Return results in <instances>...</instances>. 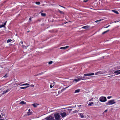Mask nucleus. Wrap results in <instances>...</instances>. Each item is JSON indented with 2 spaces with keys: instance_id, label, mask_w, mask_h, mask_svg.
<instances>
[{
  "instance_id": "nucleus-1",
  "label": "nucleus",
  "mask_w": 120,
  "mask_h": 120,
  "mask_svg": "<svg viewBox=\"0 0 120 120\" xmlns=\"http://www.w3.org/2000/svg\"><path fill=\"white\" fill-rule=\"evenodd\" d=\"M54 116L56 120H61V116L59 113H57L55 114Z\"/></svg>"
},
{
  "instance_id": "nucleus-2",
  "label": "nucleus",
  "mask_w": 120,
  "mask_h": 120,
  "mask_svg": "<svg viewBox=\"0 0 120 120\" xmlns=\"http://www.w3.org/2000/svg\"><path fill=\"white\" fill-rule=\"evenodd\" d=\"M99 101L102 102H104L107 101V99L105 97L102 96L99 98Z\"/></svg>"
},
{
  "instance_id": "nucleus-3",
  "label": "nucleus",
  "mask_w": 120,
  "mask_h": 120,
  "mask_svg": "<svg viewBox=\"0 0 120 120\" xmlns=\"http://www.w3.org/2000/svg\"><path fill=\"white\" fill-rule=\"evenodd\" d=\"M116 103V102L114 101V100H111L108 101L106 103L107 105H112Z\"/></svg>"
},
{
  "instance_id": "nucleus-4",
  "label": "nucleus",
  "mask_w": 120,
  "mask_h": 120,
  "mask_svg": "<svg viewBox=\"0 0 120 120\" xmlns=\"http://www.w3.org/2000/svg\"><path fill=\"white\" fill-rule=\"evenodd\" d=\"M60 114L63 118H64L68 114V113L67 114L65 112H60Z\"/></svg>"
},
{
  "instance_id": "nucleus-5",
  "label": "nucleus",
  "mask_w": 120,
  "mask_h": 120,
  "mask_svg": "<svg viewBox=\"0 0 120 120\" xmlns=\"http://www.w3.org/2000/svg\"><path fill=\"white\" fill-rule=\"evenodd\" d=\"M45 119L48 120H55L54 117L51 116L47 117L45 118Z\"/></svg>"
},
{
  "instance_id": "nucleus-6",
  "label": "nucleus",
  "mask_w": 120,
  "mask_h": 120,
  "mask_svg": "<svg viewBox=\"0 0 120 120\" xmlns=\"http://www.w3.org/2000/svg\"><path fill=\"white\" fill-rule=\"evenodd\" d=\"M94 75V73H89L85 74L84 75V76H89L93 75Z\"/></svg>"
},
{
  "instance_id": "nucleus-7",
  "label": "nucleus",
  "mask_w": 120,
  "mask_h": 120,
  "mask_svg": "<svg viewBox=\"0 0 120 120\" xmlns=\"http://www.w3.org/2000/svg\"><path fill=\"white\" fill-rule=\"evenodd\" d=\"M105 73L104 71H99L95 73V75H98L99 74H102Z\"/></svg>"
},
{
  "instance_id": "nucleus-8",
  "label": "nucleus",
  "mask_w": 120,
  "mask_h": 120,
  "mask_svg": "<svg viewBox=\"0 0 120 120\" xmlns=\"http://www.w3.org/2000/svg\"><path fill=\"white\" fill-rule=\"evenodd\" d=\"M114 73L116 74V75L120 74V70L115 71L114 72Z\"/></svg>"
},
{
  "instance_id": "nucleus-9",
  "label": "nucleus",
  "mask_w": 120,
  "mask_h": 120,
  "mask_svg": "<svg viewBox=\"0 0 120 120\" xmlns=\"http://www.w3.org/2000/svg\"><path fill=\"white\" fill-rule=\"evenodd\" d=\"M30 109H29L28 110V112H27V115L28 116L31 115L32 113V112H30Z\"/></svg>"
},
{
  "instance_id": "nucleus-10",
  "label": "nucleus",
  "mask_w": 120,
  "mask_h": 120,
  "mask_svg": "<svg viewBox=\"0 0 120 120\" xmlns=\"http://www.w3.org/2000/svg\"><path fill=\"white\" fill-rule=\"evenodd\" d=\"M69 86H68L67 87H66V88H64L63 89H62V90H61V92H60V91H58V94H59V93H61L64 90H65V89L67 88H68Z\"/></svg>"
},
{
  "instance_id": "nucleus-11",
  "label": "nucleus",
  "mask_w": 120,
  "mask_h": 120,
  "mask_svg": "<svg viewBox=\"0 0 120 120\" xmlns=\"http://www.w3.org/2000/svg\"><path fill=\"white\" fill-rule=\"evenodd\" d=\"M26 104V103L24 101H21L19 103V104H21L22 105H25Z\"/></svg>"
},
{
  "instance_id": "nucleus-12",
  "label": "nucleus",
  "mask_w": 120,
  "mask_h": 120,
  "mask_svg": "<svg viewBox=\"0 0 120 120\" xmlns=\"http://www.w3.org/2000/svg\"><path fill=\"white\" fill-rule=\"evenodd\" d=\"M30 46L31 47V46H30L29 45H28L27 46H25L24 45H22V47L24 49H26L28 47H29Z\"/></svg>"
},
{
  "instance_id": "nucleus-13",
  "label": "nucleus",
  "mask_w": 120,
  "mask_h": 120,
  "mask_svg": "<svg viewBox=\"0 0 120 120\" xmlns=\"http://www.w3.org/2000/svg\"><path fill=\"white\" fill-rule=\"evenodd\" d=\"M68 47H69L68 46H67L65 47H61L60 48V49H66L67 48H68Z\"/></svg>"
},
{
  "instance_id": "nucleus-14",
  "label": "nucleus",
  "mask_w": 120,
  "mask_h": 120,
  "mask_svg": "<svg viewBox=\"0 0 120 120\" xmlns=\"http://www.w3.org/2000/svg\"><path fill=\"white\" fill-rule=\"evenodd\" d=\"M89 26H83L82 27V28L83 29H87L89 27Z\"/></svg>"
},
{
  "instance_id": "nucleus-15",
  "label": "nucleus",
  "mask_w": 120,
  "mask_h": 120,
  "mask_svg": "<svg viewBox=\"0 0 120 120\" xmlns=\"http://www.w3.org/2000/svg\"><path fill=\"white\" fill-rule=\"evenodd\" d=\"M38 105L36 103H34L32 104V105L34 107H37Z\"/></svg>"
},
{
  "instance_id": "nucleus-16",
  "label": "nucleus",
  "mask_w": 120,
  "mask_h": 120,
  "mask_svg": "<svg viewBox=\"0 0 120 120\" xmlns=\"http://www.w3.org/2000/svg\"><path fill=\"white\" fill-rule=\"evenodd\" d=\"M112 12H114V13H116V14H119L118 12L117 11H115V10H112Z\"/></svg>"
},
{
  "instance_id": "nucleus-17",
  "label": "nucleus",
  "mask_w": 120,
  "mask_h": 120,
  "mask_svg": "<svg viewBox=\"0 0 120 120\" xmlns=\"http://www.w3.org/2000/svg\"><path fill=\"white\" fill-rule=\"evenodd\" d=\"M94 103V102H89V103L88 105V106H91Z\"/></svg>"
},
{
  "instance_id": "nucleus-18",
  "label": "nucleus",
  "mask_w": 120,
  "mask_h": 120,
  "mask_svg": "<svg viewBox=\"0 0 120 120\" xmlns=\"http://www.w3.org/2000/svg\"><path fill=\"white\" fill-rule=\"evenodd\" d=\"M80 90V89H78L77 90H75V93H79V92Z\"/></svg>"
},
{
  "instance_id": "nucleus-19",
  "label": "nucleus",
  "mask_w": 120,
  "mask_h": 120,
  "mask_svg": "<svg viewBox=\"0 0 120 120\" xmlns=\"http://www.w3.org/2000/svg\"><path fill=\"white\" fill-rule=\"evenodd\" d=\"M41 15L43 17H45L46 16V14L45 13H41Z\"/></svg>"
},
{
  "instance_id": "nucleus-20",
  "label": "nucleus",
  "mask_w": 120,
  "mask_h": 120,
  "mask_svg": "<svg viewBox=\"0 0 120 120\" xmlns=\"http://www.w3.org/2000/svg\"><path fill=\"white\" fill-rule=\"evenodd\" d=\"M6 92L5 90H4V91L3 93L1 94H0V97L2 96L4 94H6Z\"/></svg>"
},
{
  "instance_id": "nucleus-21",
  "label": "nucleus",
  "mask_w": 120,
  "mask_h": 120,
  "mask_svg": "<svg viewBox=\"0 0 120 120\" xmlns=\"http://www.w3.org/2000/svg\"><path fill=\"white\" fill-rule=\"evenodd\" d=\"M109 30H108L106 31H105V32H104L102 33V34H105V33H107V32H108L109 31Z\"/></svg>"
},
{
  "instance_id": "nucleus-22",
  "label": "nucleus",
  "mask_w": 120,
  "mask_h": 120,
  "mask_svg": "<svg viewBox=\"0 0 120 120\" xmlns=\"http://www.w3.org/2000/svg\"><path fill=\"white\" fill-rule=\"evenodd\" d=\"M74 81H76V82H77L79 81V79H78V78L77 79H74Z\"/></svg>"
},
{
  "instance_id": "nucleus-23",
  "label": "nucleus",
  "mask_w": 120,
  "mask_h": 120,
  "mask_svg": "<svg viewBox=\"0 0 120 120\" xmlns=\"http://www.w3.org/2000/svg\"><path fill=\"white\" fill-rule=\"evenodd\" d=\"M88 77H82V80H86L87 79V78Z\"/></svg>"
},
{
  "instance_id": "nucleus-24",
  "label": "nucleus",
  "mask_w": 120,
  "mask_h": 120,
  "mask_svg": "<svg viewBox=\"0 0 120 120\" xmlns=\"http://www.w3.org/2000/svg\"><path fill=\"white\" fill-rule=\"evenodd\" d=\"M102 20H101V19L98 20H97L95 21V22H96L97 23H99V22H100V21H101Z\"/></svg>"
},
{
  "instance_id": "nucleus-25",
  "label": "nucleus",
  "mask_w": 120,
  "mask_h": 120,
  "mask_svg": "<svg viewBox=\"0 0 120 120\" xmlns=\"http://www.w3.org/2000/svg\"><path fill=\"white\" fill-rule=\"evenodd\" d=\"M12 41V40L11 39H8L7 41V43H8Z\"/></svg>"
},
{
  "instance_id": "nucleus-26",
  "label": "nucleus",
  "mask_w": 120,
  "mask_h": 120,
  "mask_svg": "<svg viewBox=\"0 0 120 120\" xmlns=\"http://www.w3.org/2000/svg\"><path fill=\"white\" fill-rule=\"evenodd\" d=\"M29 84H28L27 83H26L25 84H23L22 85V86H25V85H29Z\"/></svg>"
},
{
  "instance_id": "nucleus-27",
  "label": "nucleus",
  "mask_w": 120,
  "mask_h": 120,
  "mask_svg": "<svg viewBox=\"0 0 120 120\" xmlns=\"http://www.w3.org/2000/svg\"><path fill=\"white\" fill-rule=\"evenodd\" d=\"M27 88V87H20V88L21 89H26V88Z\"/></svg>"
},
{
  "instance_id": "nucleus-28",
  "label": "nucleus",
  "mask_w": 120,
  "mask_h": 120,
  "mask_svg": "<svg viewBox=\"0 0 120 120\" xmlns=\"http://www.w3.org/2000/svg\"><path fill=\"white\" fill-rule=\"evenodd\" d=\"M78 78L79 79V80H82V77H79Z\"/></svg>"
},
{
  "instance_id": "nucleus-29",
  "label": "nucleus",
  "mask_w": 120,
  "mask_h": 120,
  "mask_svg": "<svg viewBox=\"0 0 120 120\" xmlns=\"http://www.w3.org/2000/svg\"><path fill=\"white\" fill-rule=\"evenodd\" d=\"M78 112V111L77 110H75V111L73 112V113H74L76 112Z\"/></svg>"
},
{
  "instance_id": "nucleus-30",
  "label": "nucleus",
  "mask_w": 120,
  "mask_h": 120,
  "mask_svg": "<svg viewBox=\"0 0 120 120\" xmlns=\"http://www.w3.org/2000/svg\"><path fill=\"white\" fill-rule=\"evenodd\" d=\"M10 89H9L5 90L6 92V93H7V92H8L10 90Z\"/></svg>"
},
{
  "instance_id": "nucleus-31",
  "label": "nucleus",
  "mask_w": 120,
  "mask_h": 120,
  "mask_svg": "<svg viewBox=\"0 0 120 120\" xmlns=\"http://www.w3.org/2000/svg\"><path fill=\"white\" fill-rule=\"evenodd\" d=\"M3 27H5V26L3 24L1 25L0 26V27L1 28Z\"/></svg>"
},
{
  "instance_id": "nucleus-32",
  "label": "nucleus",
  "mask_w": 120,
  "mask_h": 120,
  "mask_svg": "<svg viewBox=\"0 0 120 120\" xmlns=\"http://www.w3.org/2000/svg\"><path fill=\"white\" fill-rule=\"evenodd\" d=\"M36 4L38 5H39L40 4V3L39 2H36Z\"/></svg>"
},
{
  "instance_id": "nucleus-33",
  "label": "nucleus",
  "mask_w": 120,
  "mask_h": 120,
  "mask_svg": "<svg viewBox=\"0 0 120 120\" xmlns=\"http://www.w3.org/2000/svg\"><path fill=\"white\" fill-rule=\"evenodd\" d=\"M54 86V84H53L52 85H50V88H52V87Z\"/></svg>"
},
{
  "instance_id": "nucleus-34",
  "label": "nucleus",
  "mask_w": 120,
  "mask_h": 120,
  "mask_svg": "<svg viewBox=\"0 0 120 120\" xmlns=\"http://www.w3.org/2000/svg\"><path fill=\"white\" fill-rule=\"evenodd\" d=\"M72 109H68V110L69 111V112L70 113L72 111Z\"/></svg>"
},
{
  "instance_id": "nucleus-35",
  "label": "nucleus",
  "mask_w": 120,
  "mask_h": 120,
  "mask_svg": "<svg viewBox=\"0 0 120 120\" xmlns=\"http://www.w3.org/2000/svg\"><path fill=\"white\" fill-rule=\"evenodd\" d=\"M52 61H50L49 62V64H52Z\"/></svg>"
},
{
  "instance_id": "nucleus-36",
  "label": "nucleus",
  "mask_w": 120,
  "mask_h": 120,
  "mask_svg": "<svg viewBox=\"0 0 120 120\" xmlns=\"http://www.w3.org/2000/svg\"><path fill=\"white\" fill-rule=\"evenodd\" d=\"M41 72V73H40L39 74H38V75H41L42 74H43L44 73V72Z\"/></svg>"
},
{
  "instance_id": "nucleus-37",
  "label": "nucleus",
  "mask_w": 120,
  "mask_h": 120,
  "mask_svg": "<svg viewBox=\"0 0 120 120\" xmlns=\"http://www.w3.org/2000/svg\"><path fill=\"white\" fill-rule=\"evenodd\" d=\"M15 84H16V85H20V84H21V83H15Z\"/></svg>"
},
{
  "instance_id": "nucleus-38",
  "label": "nucleus",
  "mask_w": 120,
  "mask_h": 120,
  "mask_svg": "<svg viewBox=\"0 0 120 120\" xmlns=\"http://www.w3.org/2000/svg\"><path fill=\"white\" fill-rule=\"evenodd\" d=\"M59 11L60 12V13H63V12L61 11L60 10Z\"/></svg>"
},
{
  "instance_id": "nucleus-39",
  "label": "nucleus",
  "mask_w": 120,
  "mask_h": 120,
  "mask_svg": "<svg viewBox=\"0 0 120 120\" xmlns=\"http://www.w3.org/2000/svg\"><path fill=\"white\" fill-rule=\"evenodd\" d=\"M112 98L111 96H108L107 97V98L108 99H110V98Z\"/></svg>"
},
{
  "instance_id": "nucleus-40",
  "label": "nucleus",
  "mask_w": 120,
  "mask_h": 120,
  "mask_svg": "<svg viewBox=\"0 0 120 120\" xmlns=\"http://www.w3.org/2000/svg\"><path fill=\"white\" fill-rule=\"evenodd\" d=\"M88 0H84L83 1V2H87L88 1Z\"/></svg>"
},
{
  "instance_id": "nucleus-41",
  "label": "nucleus",
  "mask_w": 120,
  "mask_h": 120,
  "mask_svg": "<svg viewBox=\"0 0 120 120\" xmlns=\"http://www.w3.org/2000/svg\"><path fill=\"white\" fill-rule=\"evenodd\" d=\"M43 10H41V11L39 12V13H41L43 12Z\"/></svg>"
},
{
  "instance_id": "nucleus-42",
  "label": "nucleus",
  "mask_w": 120,
  "mask_h": 120,
  "mask_svg": "<svg viewBox=\"0 0 120 120\" xmlns=\"http://www.w3.org/2000/svg\"><path fill=\"white\" fill-rule=\"evenodd\" d=\"M110 25H109L108 26H107V27H104V28H107L108 27H109V26H110Z\"/></svg>"
},
{
  "instance_id": "nucleus-43",
  "label": "nucleus",
  "mask_w": 120,
  "mask_h": 120,
  "mask_svg": "<svg viewBox=\"0 0 120 120\" xmlns=\"http://www.w3.org/2000/svg\"><path fill=\"white\" fill-rule=\"evenodd\" d=\"M7 75H6L5 76H4L3 77L5 78H6L7 77Z\"/></svg>"
},
{
  "instance_id": "nucleus-44",
  "label": "nucleus",
  "mask_w": 120,
  "mask_h": 120,
  "mask_svg": "<svg viewBox=\"0 0 120 120\" xmlns=\"http://www.w3.org/2000/svg\"><path fill=\"white\" fill-rule=\"evenodd\" d=\"M6 22H4V24H3L5 26V25L6 24Z\"/></svg>"
},
{
  "instance_id": "nucleus-45",
  "label": "nucleus",
  "mask_w": 120,
  "mask_h": 120,
  "mask_svg": "<svg viewBox=\"0 0 120 120\" xmlns=\"http://www.w3.org/2000/svg\"><path fill=\"white\" fill-rule=\"evenodd\" d=\"M31 17L29 19V20H30V21L31 20Z\"/></svg>"
},
{
  "instance_id": "nucleus-46",
  "label": "nucleus",
  "mask_w": 120,
  "mask_h": 120,
  "mask_svg": "<svg viewBox=\"0 0 120 120\" xmlns=\"http://www.w3.org/2000/svg\"><path fill=\"white\" fill-rule=\"evenodd\" d=\"M107 109L105 110L104 111V112H107Z\"/></svg>"
},
{
  "instance_id": "nucleus-47",
  "label": "nucleus",
  "mask_w": 120,
  "mask_h": 120,
  "mask_svg": "<svg viewBox=\"0 0 120 120\" xmlns=\"http://www.w3.org/2000/svg\"><path fill=\"white\" fill-rule=\"evenodd\" d=\"M53 82V83H52L51 84H52V85H53V84H54V82Z\"/></svg>"
},
{
  "instance_id": "nucleus-48",
  "label": "nucleus",
  "mask_w": 120,
  "mask_h": 120,
  "mask_svg": "<svg viewBox=\"0 0 120 120\" xmlns=\"http://www.w3.org/2000/svg\"><path fill=\"white\" fill-rule=\"evenodd\" d=\"M30 86L32 87H34V85H32Z\"/></svg>"
},
{
  "instance_id": "nucleus-49",
  "label": "nucleus",
  "mask_w": 120,
  "mask_h": 120,
  "mask_svg": "<svg viewBox=\"0 0 120 120\" xmlns=\"http://www.w3.org/2000/svg\"><path fill=\"white\" fill-rule=\"evenodd\" d=\"M2 118V117L1 116V115H0V118Z\"/></svg>"
},
{
  "instance_id": "nucleus-50",
  "label": "nucleus",
  "mask_w": 120,
  "mask_h": 120,
  "mask_svg": "<svg viewBox=\"0 0 120 120\" xmlns=\"http://www.w3.org/2000/svg\"><path fill=\"white\" fill-rule=\"evenodd\" d=\"M20 43L22 44L23 43V42L22 41H21Z\"/></svg>"
},
{
  "instance_id": "nucleus-51",
  "label": "nucleus",
  "mask_w": 120,
  "mask_h": 120,
  "mask_svg": "<svg viewBox=\"0 0 120 120\" xmlns=\"http://www.w3.org/2000/svg\"><path fill=\"white\" fill-rule=\"evenodd\" d=\"M27 86H26V87H27V88L29 87V85H27Z\"/></svg>"
},
{
  "instance_id": "nucleus-52",
  "label": "nucleus",
  "mask_w": 120,
  "mask_h": 120,
  "mask_svg": "<svg viewBox=\"0 0 120 120\" xmlns=\"http://www.w3.org/2000/svg\"><path fill=\"white\" fill-rule=\"evenodd\" d=\"M108 77L110 78H111L112 77L110 76H109Z\"/></svg>"
},
{
  "instance_id": "nucleus-53",
  "label": "nucleus",
  "mask_w": 120,
  "mask_h": 120,
  "mask_svg": "<svg viewBox=\"0 0 120 120\" xmlns=\"http://www.w3.org/2000/svg\"><path fill=\"white\" fill-rule=\"evenodd\" d=\"M84 117V116H81V117L82 118H83V117Z\"/></svg>"
},
{
  "instance_id": "nucleus-54",
  "label": "nucleus",
  "mask_w": 120,
  "mask_h": 120,
  "mask_svg": "<svg viewBox=\"0 0 120 120\" xmlns=\"http://www.w3.org/2000/svg\"><path fill=\"white\" fill-rule=\"evenodd\" d=\"M59 6H60L61 7H63V6H60V5H59Z\"/></svg>"
},
{
  "instance_id": "nucleus-55",
  "label": "nucleus",
  "mask_w": 120,
  "mask_h": 120,
  "mask_svg": "<svg viewBox=\"0 0 120 120\" xmlns=\"http://www.w3.org/2000/svg\"><path fill=\"white\" fill-rule=\"evenodd\" d=\"M0 120H4V119H0Z\"/></svg>"
},
{
  "instance_id": "nucleus-56",
  "label": "nucleus",
  "mask_w": 120,
  "mask_h": 120,
  "mask_svg": "<svg viewBox=\"0 0 120 120\" xmlns=\"http://www.w3.org/2000/svg\"><path fill=\"white\" fill-rule=\"evenodd\" d=\"M62 8H65L63 6V7H62Z\"/></svg>"
},
{
  "instance_id": "nucleus-57",
  "label": "nucleus",
  "mask_w": 120,
  "mask_h": 120,
  "mask_svg": "<svg viewBox=\"0 0 120 120\" xmlns=\"http://www.w3.org/2000/svg\"><path fill=\"white\" fill-rule=\"evenodd\" d=\"M29 32V31H27V32Z\"/></svg>"
},
{
  "instance_id": "nucleus-58",
  "label": "nucleus",
  "mask_w": 120,
  "mask_h": 120,
  "mask_svg": "<svg viewBox=\"0 0 120 120\" xmlns=\"http://www.w3.org/2000/svg\"><path fill=\"white\" fill-rule=\"evenodd\" d=\"M56 96H57V95H58V94H56Z\"/></svg>"
},
{
  "instance_id": "nucleus-59",
  "label": "nucleus",
  "mask_w": 120,
  "mask_h": 120,
  "mask_svg": "<svg viewBox=\"0 0 120 120\" xmlns=\"http://www.w3.org/2000/svg\"><path fill=\"white\" fill-rule=\"evenodd\" d=\"M116 22V21H115V22Z\"/></svg>"
},
{
  "instance_id": "nucleus-60",
  "label": "nucleus",
  "mask_w": 120,
  "mask_h": 120,
  "mask_svg": "<svg viewBox=\"0 0 120 120\" xmlns=\"http://www.w3.org/2000/svg\"><path fill=\"white\" fill-rule=\"evenodd\" d=\"M67 23V22H66V23H64L65 24L66 23Z\"/></svg>"
}]
</instances>
